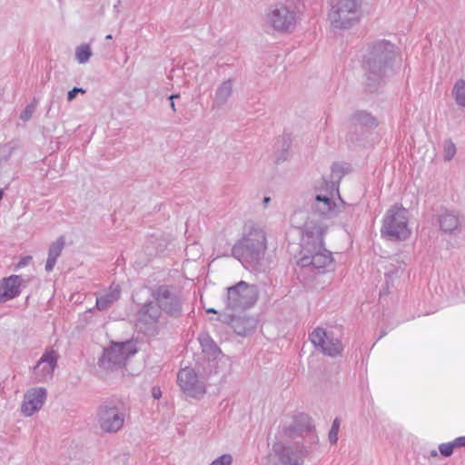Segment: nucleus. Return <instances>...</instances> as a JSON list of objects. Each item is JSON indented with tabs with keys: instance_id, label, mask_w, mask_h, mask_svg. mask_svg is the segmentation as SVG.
Listing matches in <instances>:
<instances>
[{
	"instance_id": "obj_1",
	"label": "nucleus",
	"mask_w": 465,
	"mask_h": 465,
	"mask_svg": "<svg viewBox=\"0 0 465 465\" xmlns=\"http://www.w3.org/2000/svg\"><path fill=\"white\" fill-rule=\"evenodd\" d=\"M283 433L294 442L273 447L272 465H302L319 441L312 419L304 413L295 415L289 424L284 425Z\"/></svg>"
},
{
	"instance_id": "obj_2",
	"label": "nucleus",
	"mask_w": 465,
	"mask_h": 465,
	"mask_svg": "<svg viewBox=\"0 0 465 465\" xmlns=\"http://www.w3.org/2000/svg\"><path fill=\"white\" fill-rule=\"evenodd\" d=\"M305 216L302 211L295 212L292 223L302 229L301 251L298 264L302 267H312L319 273L333 267L331 252L324 247L323 237L328 226L322 221L318 222L310 218L303 224L300 220Z\"/></svg>"
},
{
	"instance_id": "obj_3",
	"label": "nucleus",
	"mask_w": 465,
	"mask_h": 465,
	"mask_svg": "<svg viewBox=\"0 0 465 465\" xmlns=\"http://www.w3.org/2000/svg\"><path fill=\"white\" fill-rule=\"evenodd\" d=\"M267 250L266 232L252 223H246L242 237L232 248V255L246 268L256 269L264 260Z\"/></svg>"
},
{
	"instance_id": "obj_4",
	"label": "nucleus",
	"mask_w": 465,
	"mask_h": 465,
	"mask_svg": "<svg viewBox=\"0 0 465 465\" xmlns=\"http://www.w3.org/2000/svg\"><path fill=\"white\" fill-rule=\"evenodd\" d=\"M337 187L334 183L324 179L317 182L314 188L307 193L306 199L313 215L322 220H331L339 215L344 208L341 197L334 199Z\"/></svg>"
},
{
	"instance_id": "obj_5",
	"label": "nucleus",
	"mask_w": 465,
	"mask_h": 465,
	"mask_svg": "<svg viewBox=\"0 0 465 465\" xmlns=\"http://www.w3.org/2000/svg\"><path fill=\"white\" fill-rule=\"evenodd\" d=\"M397 57L394 45L387 41L375 43L369 50L364 62L368 80L379 82L392 74Z\"/></svg>"
},
{
	"instance_id": "obj_6",
	"label": "nucleus",
	"mask_w": 465,
	"mask_h": 465,
	"mask_svg": "<svg viewBox=\"0 0 465 465\" xmlns=\"http://www.w3.org/2000/svg\"><path fill=\"white\" fill-rule=\"evenodd\" d=\"M256 300L257 291L255 286L248 284L243 281L228 287L223 299L224 309L228 313L222 316V321L231 322L239 335H244L245 331L240 330L236 326L241 322V319H235L233 313L250 308L255 303Z\"/></svg>"
},
{
	"instance_id": "obj_7",
	"label": "nucleus",
	"mask_w": 465,
	"mask_h": 465,
	"mask_svg": "<svg viewBox=\"0 0 465 465\" xmlns=\"http://www.w3.org/2000/svg\"><path fill=\"white\" fill-rule=\"evenodd\" d=\"M407 209L394 205L385 213L381 235L388 240L404 241L411 235Z\"/></svg>"
},
{
	"instance_id": "obj_8",
	"label": "nucleus",
	"mask_w": 465,
	"mask_h": 465,
	"mask_svg": "<svg viewBox=\"0 0 465 465\" xmlns=\"http://www.w3.org/2000/svg\"><path fill=\"white\" fill-rule=\"evenodd\" d=\"M138 348L133 341L122 342L112 341L104 349L99 360V365L105 370L114 371L123 369L128 359L137 353Z\"/></svg>"
},
{
	"instance_id": "obj_9",
	"label": "nucleus",
	"mask_w": 465,
	"mask_h": 465,
	"mask_svg": "<svg viewBox=\"0 0 465 465\" xmlns=\"http://www.w3.org/2000/svg\"><path fill=\"white\" fill-rule=\"evenodd\" d=\"M361 17V0H337L329 14L331 24L335 28L347 29L353 26Z\"/></svg>"
},
{
	"instance_id": "obj_10",
	"label": "nucleus",
	"mask_w": 465,
	"mask_h": 465,
	"mask_svg": "<svg viewBox=\"0 0 465 465\" xmlns=\"http://www.w3.org/2000/svg\"><path fill=\"white\" fill-rule=\"evenodd\" d=\"M312 343L328 356L336 357L343 351L341 342V331L339 330H325L316 328L310 334Z\"/></svg>"
},
{
	"instance_id": "obj_11",
	"label": "nucleus",
	"mask_w": 465,
	"mask_h": 465,
	"mask_svg": "<svg viewBox=\"0 0 465 465\" xmlns=\"http://www.w3.org/2000/svg\"><path fill=\"white\" fill-rule=\"evenodd\" d=\"M152 297L162 312L171 317L181 315L183 298L175 288L168 285H160L152 292Z\"/></svg>"
},
{
	"instance_id": "obj_12",
	"label": "nucleus",
	"mask_w": 465,
	"mask_h": 465,
	"mask_svg": "<svg viewBox=\"0 0 465 465\" xmlns=\"http://www.w3.org/2000/svg\"><path fill=\"white\" fill-rule=\"evenodd\" d=\"M298 20L295 8L283 4L272 5L266 14V24L278 32H289L294 29Z\"/></svg>"
},
{
	"instance_id": "obj_13",
	"label": "nucleus",
	"mask_w": 465,
	"mask_h": 465,
	"mask_svg": "<svg viewBox=\"0 0 465 465\" xmlns=\"http://www.w3.org/2000/svg\"><path fill=\"white\" fill-rule=\"evenodd\" d=\"M162 315L163 312L154 301L145 302L138 312L136 326L146 335H155Z\"/></svg>"
},
{
	"instance_id": "obj_14",
	"label": "nucleus",
	"mask_w": 465,
	"mask_h": 465,
	"mask_svg": "<svg viewBox=\"0 0 465 465\" xmlns=\"http://www.w3.org/2000/svg\"><path fill=\"white\" fill-rule=\"evenodd\" d=\"M59 359V353L54 347L46 348L33 370V377L36 382H46L53 376Z\"/></svg>"
},
{
	"instance_id": "obj_15",
	"label": "nucleus",
	"mask_w": 465,
	"mask_h": 465,
	"mask_svg": "<svg viewBox=\"0 0 465 465\" xmlns=\"http://www.w3.org/2000/svg\"><path fill=\"white\" fill-rule=\"evenodd\" d=\"M177 382L183 392L190 398L200 399L205 392V385L191 368L182 369L177 374Z\"/></svg>"
},
{
	"instance_id": "obj_16",
	"label": "nucleus",
	"mask_w": 465,
	"mask_h": 465,
	"mask_svg": "<svg viewBox=\"0 0 465 465\" xmlns=\"http://www.w3.org/2000/svg\"><path fill=\"white\" fill-rule=\"evenodd\" d=\"M97 419L101 430L108 433L118 431L124 422V413L117 407L108 404L99 407Z\"/></svg>"
},
{
	"instance_id": "obj_17",
	"label": "nucleus",
	"mask_w": 465,
	"mask_h": 465,
	"mask_svg": "<svg viewBox=\"0 0 465 465\" xmlns=\"http://www.w3.org/2000/svg\"><path fill=\"white\" fill-rule=\"evenodd\" d=\"M47 392L45 388L36 387L28 390L24 396L21 411L25 416H32L38 411L46 400Z\"/></svg>"
},
{
	"instance_id": "obj_18",
	"label": "nucleus",
	"mask_w": 465,
	"mask_h": 465,
	"mask_svg": "<svg viewBox=\"0 0 465 465\" xmlns=\"http://www.w3.org/2000/svg\"><path fill=\"white\" fill-rule=\"evenodd\" d=\"M25 282L20 275L13 274L0 280V303H5L18 297Z\"/></svg>"
},
{
	"instance_id": "obj_19",
	"label": "nucleus",
	"mask_w": 465,
	"mask_h": 465,
	"mask_svg": "<svg viewBox=\"0 0 465 465\" xmlns=\"http://www.w3.org/2000/svg\"><path fill=\"white\" fill-rule=\"evenodd\" d=\"M234 81L233 79H227L223 81L214 90V94L212 96L213 110H220L223 108L233 94Z\"/></svg>"
},
{
	"instance_id": "obj_20",
	"label": "nucleus",
	"mask_w": 465,
	"mask_h": 465,
	"mask_svg": "<svg viewBox=\"0 0 465 465\" xmlns=\"http://www.w3.org/2000/svg\"><path fill=\"white\" fill-rule=\"evenodd\" d=\"M120 296L121 289L119 285H112L104 294L96 297L95 308L99 311H104L118 301Z\"/></svg>"
},
{
	"instance_id": "obj_21",
	"label": "nucleus",
	"mask_w": 465,
	"mask_h": 465,
	"mask_svg": "<svg viewBox=\"0 0 465 465\" xmlns=\"http://www.w3.org/2000/svg\"><path fill=\"white\" fill-rule=\"evenodd\" d=\"M438 222L441 231L446 233H451L457 231L461 224L459 215L450 211H445L440 213Z\"/></svg>"
},
{
	"instance_id": "obj_22",
	"label": "nucleus",
	"mask_w": 465,
	"mask_h": 465,
	"mask_svg": "<svg viewBox=\"0 0 465 465\" xmlns=\"http://www.w3.org/2000/svg\"><path fill=\"white\" fill-rule=\"evenodd\" d=\"M64 238L60 236L55 242H54L48 250V257L45 263L46 272H51L57 261V258L60 256L64 247Z\"/></svg>"
},
{
	"instance_id": "obj_23",
	"label": "nucleus",
	"mask_w": 465,
	"mask_h": 465,
	"mask_svg": "<svg viewBox=\"0 0 465 465\" xmlns=\"http://www.w3.org/2000/svg\"><path fill=\"white\" fill-rule=\"evenodd\" d=\"M199 341L203 351L208 353L211 356H216L220 353V349L217 347L215 342L211 339L208 334H203L199 337Z\"/></svg>"
},
{
	"instance_id": "obj_24",
	"label": "nucleus",
	"mask_w": 465,
	"mask_h": 465,
	"mask_svg": "<svg viewBox=\"0 0 465 465\" xmlns=\"http://www.w3.org/2000/svg\"><path fill=\"white\" fill-rule=\"evenodd\" d=\"M403 272V268L401 264L395 265L394 262H391L385 266V279L387 284L390 282L392 284L396 278H399Z\"/></svg>"
},
{
	"instance_id": "obj_25",
	"label": "nucleus",
	"mask_w": 465,
	"mask_h": 465,
	"mask_svg": "<svg viewBox=\"0 0 465 465\" xmlns=\"http://www.w3.org/2000/svg\"><path fill=\"white\" fill-rule=\"evenodd\" d=\"M452 93L457 104L465 107V81L459 80L455 84Z\"/></svg>"
},
{
	"instance_id": "obj_26",
	"label": "nucleus",
	"mask_w": 465,
	"mask_h": 465,
	"mask_svg": "<svg viewBox=\"0 0 465 465\" xmlns=\"http://www.w3.org/2000/svg\"><path fill=\"white\" fill-rule=\"evenodd\" d=\"M93 53L89 45H82L75 49V59L81 64H86L91 58Z\"/></svg>"
},
{
	"instance_id": "obj_27",
	"label": "nucleus",
	"mask_w": 465,
	"mask_h": 465,
	"mask_svg": "<svg viewBox=\"0 0 465 465\" xmlns=\"http://www.w3.org/2000/svg\"><path fill=\"white\" fill-rule=\"evenodd\" d=\"M456 146L450 140L443 143V157L444 160L450 162L456 154Z\"/></svg>"
},
{
	"instance_id": "obj_28",
	"label": "nucleus",
	"mask_w": 465,
	"mask_h": 465,
	"mask_svg": "<svg viewBox=\"0 0 465 465\" xmlns=\"http://www.w3.org/2000/svg\"><path fill=\"white\" fill-rule=\"evenodd\" d=\"M357 121L363 125L373 127L377 125L375 118L366 112H360L356 115Z\"/></svg>"
},
{
	"instance_id": "obj_29",
	"label": "nucleus",
	"mask_w": 465,
	"mask_h": 465,
	"mask_svg": "<svg viewBox=\"0 0 465 465\" xmlns=\"http://www.w3.org/2000/svg\"><path fill=\"white\" fill-rule=\"evenodd\" d=\"M232 456L229 453H225L214 459L209 465H232Z\"/></svg>"
},
{
	"instance_id": "obj_30",
	"label": "nucleus",
	"mask_w": 465,
	"mask_h": 465,
	"mask_svg": "<svg viewBox=\"0 0 465 465\" xmlns=\"http://www.w3.org/2000/svg\"><path fill=\"white\" fill-rule=\"evenodd\" d=\"M454 445L451 442L441 443L439 445V451L443 457H450L454 451Z\"/></svg>"
},
{
	"instance_id": "obj_31",
	"label": "nucleus",
	"mask_w": 465,
	"mask_h": 465,
	"mask_svg": "<svg viewBox=\"0 0 465 465\" xmlns=\"http://www.w3.org/2000/svg\"><path fill=\"white\" fill-rule=\"evenodd\" d=\"M338 431H339V421L337 419L334 420L331 429L329 433L330 441L335 443L338 440Z\"/></svg>"
},
{
	"instance_id": "obj_32",
	"label": "nucleus",
	"mask_w": 465,
	"mask_h": 465,
	"mask_svg": "<svg viewBox=\"0 0 465 465\" xmlns=\"http://www.w3.org/2000/svg\"><path fill=\"white\" fill-rule=\"evenodd\" d=\"M34 111L35 106L33 104L27 105L25 108V110L21 113L20 119L23 120L24 122L28 121L32 117Z\"/></svg>"
},
{
	"instance_id": "obj_33",
	"label": "nucleus",
	"mask_w": 465,
	"mask_h": 465,
	"mask_svg": "<svg viewBox=\"0 0 465 465\" xmlns=\"http://www.w3.org/2000/svg\"><path fill=\"white\" fill-rule=\"evenodd\" d=\"M85 92L86 91L84 89L81 88V87H74L67 94V101L68 102H72L78 94H85Z\"/></svg>"
},
{
	"instance_id": "obj_34",
	"label": "nucleus",
	"mask_w": 465,
	"mask_h": 465,
	"mask_svg": "<svg viewBox=\"0 0 465 465\" xmlns=\"http://www.w3.org/2000/svg\"><path fill=\"white\" fill-rule=\"evenodd\" d=\"M454 448L465 447V436L458 437L452 441Z\"/></svg>"
},
{
	"instance_id": "obj_35",
	"label": "nucleus",
	"mask_w": 465,
	"mask_h": 465,
	"mask_svg": "<svg viewBox=\"0 0 465 465\" xmlns=\"http://www.w3.org/2000/svg\"><path fill=\"white\" fill-rule=\"evenodd\" d=\"M152 395L154 399H160L162 397V391L159 387H153L152 390Z\"/></svg>"
},
{
	"instance_id": "obj_36",
	"label": "nucleus",
	"mask_w": 465,
	"mask_h": 465,
	"mask_svg": "<svg viewBox=\"0 0 465 465\" xmlns=\"http://www.w3.org/2000/svg\"><path fill=\"white\" fill-rule=\"evenodd\" d=\"M270 202H271V198L270 197L266 196V197L263 198V204H264V206H267Z\"/></svg>"
},
{
	"instance_id": "obj_37",
	"label": "nucleus",
	"mask_w": 465,
	"mask_h": 465,
	"mask_svg": "<svg viewBox=\"0 0 465 465\" xmlns=\"http://www.w3.org/2000/svg\"><path fill=\"white\" fill-rule=\"evenodd\" d=\"M430 457H437L438 456V451L436 450H432L430 451Z\"/></svg>"
},
{
	"instance_id": "obj_38",
	"label": "nucleus",
	"mask_w": 465,
	"mask_h": 465,
	"mask_svg": "<svg viewBox=\"0 0 465 465\" xmlns=\"http://www.w3.org/2000/svg\"><path fill=\"white\" fill-rule=\"evenodd\" d=\"M180 97V94H172L169 96V100L170 101H173V99H176V98H179Z\"/></svg>"
},
{
	"instance_id": "obj_39",
	"label": "nucleus",
	"mask_w": 465,
	"mask_h": 465,
	"mask_svg": "<svg viewBox=\"0 0 465 465\" xmlns=\"http://www.w3.org/2000/svg\"><path fill=\"white\" fill-rule=\"evenodd\" d=\"M206 312L208 313H217V311L213 308L206 309Z\"/></svg>"
},
{
	"instance_id": "obj_40",
	"label": "nucleus",
	"mask_w": 465,
	"mask_h": 465,
	"mask_svg": "<svg viewBox=\"0 0 465 465\" xmlns=\"http://www.w3.org/2000/svg\"><path fill=\"white\" fill-rule=\"evenodd\" d=\"M170 105H171L172 110H173V112H175V111H176V108H175V104H174L173 100V101H171V104H170Z\"/></svg>"
},
{
	"instance_id": "obj_41",
	"label": "nucleus",
	"mask_w": 465,
	"mask_h": 465,
	"mask_svg": "<svg viewBox=\"0 0 465 465\" xmlns=\"http://www.w3.org/2000/svg\"><path fill=\"white\" fill-rule=\"evenodd\" d=\"M3 196H4V192H3V190L0 189V201L2 200Z\"/></svg>"
},
{
	"instance_id": "obj_42",
	"label": "nucleus",
	"mask_w": 465,
	"mask_h": 465,
	"mask_svg": "<svg viewBox=\"0 0 465 465\" xmlns=\"http://www.w3.org/2000/svg\"><path fill=\"white\" fill-rule=\"evenodd\" d=\"M111 38H112V35H108L106 36V39H111Z\"/></svg>"
}]
</instances>
